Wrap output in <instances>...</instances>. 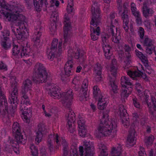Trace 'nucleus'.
Masks as SVG:
<instances>
[{
    "instance_id": "obj_6",
    "label": "nucleus",
    "mask_w": 156,
    "mask_h": 156,
    "mask_svg": "<svg viewBox=\"0 0 156 156\" xmlns=\"http://www.w3.org/2000/svg\"><path fill=\"white\" fill-rule=\"evenodd\" d=\"M10 80L12 91L9 99L12 109H14L17 107L18 101L17 98L18 91L17 88L18 80L14 76H12L10 78Z\"/></svg>"
},
{
    "instance_id": "obj_56",
    "label": "nucleus",
    "mask_w": 156,
    "mask_h": 156,
    "mask_svg": "<svg viewBox=\"0 0 156 156\" xmlns=\"http://www.w3.org/2000/svg\"><path fill=\"white\" fill-rule=\"evenodd\" d=\"M155 47H154V45H153V47H147V48L146 49V52L147 53H148L149 54H152L153 49H154V48Z\"/></svg>"
},
{
    "instance_id": "obj_12",
    "label": "nucleus",
    "mask_w": 156,
    "mask_h": 156,
    "mask_svg": "<svg viewBox=\"0 0 156 156\" xmlns=\"http://www.w3.org/2000/svg\"><path fill=\"white\" fill-rule=\"evenodd\" d=\"M141 69H143L142 65L139 64L138 67L137 68V71H134L133 70H129L127 72V74L133 79H136L137 77L141 76L146 81H147L149 80L148 78L145 73H143L140 72Z\"/></svg>"
},
{
    "instance_id": "obj_57",
    "label": "nucleus",
    "mask_w": 156,
    "mask_h": 156,
    "mask_svg": "<svg viewBox=\"0 0 156 156\" xmlns=\"http://www.w3.org/2000/svg\"><path fill=\"white\" fill-rule=\"evenodd\" d=\"M136 18V22L138 24H140L142 23L140 13L137 16H134Z\"/></svg>"
},
{
    "instance_id": "obj_33",
    "label": "nucleus",
    "mask_w": 156,
    "mask_h": 156,
    "mask_svg": "<svg viewBox=\"0 0 156 156\" xmlns=\"http://www.w3.org/2000/svg\"><path fill=\"white\" fill-rule=\"evenodd\" d=\"M132 90V87H129L127 88L126 87H122V91L121 93V96L123 98H126L130 94Z\"/></svg>"
},
{
    "instance_id": "obj_37",
    "label": "nucleus",
    "mask_w": 156,
    "mask_h": 156,
    "mask_svg": "<svg viewBox=\"0 0 156 156\" xmlns=\"http://www.w3.org/2000/svg\"><path fill=\"white\" fill-rule=\"evenodd\" d=\"M118 25V22L116 20H111L110 25V26L108 25V31H111L112 29H113L114 30H117V27Z\"/></svg>"
},
{
    "instance_id": "obj_64",
    "label": "nucleus",
    "mask_w": 156,
    "mask_h": 156,
    "mask_svg": "<svg viewBox=\"0 0 156 156\" xmlns=\"http://www.w3.org/2000/svg\"><path fill=\"white\" fill-rule=\"evenodd\" d=\"M25 1L26 5L28 7H30L31 5L30 0H25Z\"/></svg>"
},
{
    "instance_id": "obj_51",
    "label": "nucleus",
    "mask_w": 156,
    "mask_h": 156,
    "mask_svg": "<svg viewBox=\"0 0 156 156\" xmlns=\"http://www.w3.org/2000/svg\"><path fill=\"white\" fill-rule=\"evenodd\" d=\"M55 111L54 108H48L47 111H44V114L46 117H50L55 112Z\"/></svg>"
},
{
    "instance_id": "obj_38",
    "label": "nucleus",
    "mask_w": 156,
    "mask_h": 156,
    "mask_svg": "<svg viewBox=\"0 0 156 156\" xmlns=\"http://www.w3.org/2000/svg\"><path fill=\"white\" fill-rule=\"evenodd\" d=\"M77 149V144L76 143H73L71 147L70 156H78Z\"/></svg>"
},
{
    "instance_id": "obj_36",
    "label": "nucleus",
    "mask_w": 156,
    "mask_h": 156,
    "mask_svg": "<svg viewBox=\"0 0 156 156\" xmlns=\"http://www.w3.org/2000/svg\"><path fill=\"white\" fill-rule=\"evenodd\" d=\"M41 35V32L40 31V29H37L36 31L35 32L32 38L33 41L36 43V44L40 42V38Z\"/></svg>"
},
{
    "instance_id": "obj_52",
    "label": "nucleus",
    "mask_w": 156,
    "mask_h": 156,
    "mask_svg": "<svg viewBox=\"0 0 156 156\" xmlns=\"http://www.w3.org/2000/svg\"><path fill=\"white\" fill-rule=\"evenodd\" d=\"M32 153V156H38L37 149L34 144H31L30 147Z\"/></svg>"
},
{
    "instance_id": "obj_39",
    "label": "nucleus",
    "mask_w": 156,
    "mask_h": 156,
    "mask_svg": "<svg viewBox=\"0 0 156 156\" xmlns=\"http://www.w3.org/2000/svg\"><path fill=\"white\" fill-rule=\"evenodd\" d=\"M15 135L16 140L17 143L18 144H25L26 142V139L23 137V136L21 135L20 132L15 134Z\"/></svg>"
},
{
    "instance_id": "obj_27",
    "label": "nucleus",
    "mask_w": 156,
    "mask_h": 156,
    "mask_svg": "<svg viewBox=\"0 0 156 156\" xmlns=\"http://www.w3.org/2000/svg\"><path fill=\"white\" fill-rule=\"evenodd\" d=\"M102 48L105 53V55L108 59H109L112 55L110 52L111 47L108 43L103 44H102Z\"/></svg>"
},
{
    "instance_id": "obj_20",
    "label": "nucleus",
    "mask_w": 156,
    "mask_h": 156,
    "mask_svg": "<svg viewBox=\"0 0 156 156\" xmlns=\"http://www.w3.org/2000/svg\"><path fill=\"white\" fill-rule=\"evenodd\" d=\"M74 65V63L72 59L68 60L66 63L64 67V71L65 74L67 76H69L72 74Z\"/></svg>"
},
{
    "instance_id": "obj_2",
    "label": "nucleus",
    "mask_w": 156,
    "mask_h": 156,
    "mask_svg": "<svg viewBox=\"0 0 156 156\" xmlns=\"http://www.w3.org/2000/svg\"><path fill=\"white\" fill-rule=\"evenodd\" d=\"M71 29V23L69 19V17L65 16L64 27V44H62V40H60L58 43L57 39L55 38L53 39L51 47L47 51L48 58L50 61L53 60L55 55H59L64 50L66 46L65 43L68 41V37L70 35Z\"/></svg>"
},
{
    "instance_id": "obj_5",
    "label": "nucleus",
    "mask_w": 156,
    "mask_h": 156,
    "mask_svg": "<svg viewBox=\"0 0 156 156\" xmlns=\"http://www.w3.org/2000/svg\"><path fill=\"white\" fill-rule=\"evenodd\" d=\"M99 7V5L97 3H94L91 7L92 17L90 22V30L91 38L93 41L98 39L100 33V29L99 26L101 23V15Z\"/></svg>"
},
{
    "instance_id": "obj_63",
    "label": "nucleus",
    "mask_w": 156,
    "mask_h": 156,
    "mask_svg": "<svg viewBox=\"0 0 156 156\" xmlns=\"http://www.w3.org/2000/svg\"><path fill=\"white\" fill-rule=\"evenodd\" d=\"M4 33L5 34L3 35L4 36V37L5 38L6 37H7V36H9V31H5Z\"/></svg>"
},
{
    "instance_id": "obj_26",
    "label": "nucleus",
    "mask_w": 156,
    "mask_h": 156,
    "mask_svg": "<svg viewBox=\"0 0 156 156\" xmlns=\"http://www.w3.org/2000/svg\"><path fill=\"white\" fill-rule=\"evenodd\" d=\"M110 31L112 35V41L115 43H119L121 39L119 32L117 30L113 31V29H111V31Z\"/></svg>"
},
{
    "instance_id": "obj_10",
    "label": "nucleus",
    "mask_w": 156,
    "mask_h": 156,
    "mask_svg": "<svg viewBox=\"0 0 156 156\" xmlns=\"http://www.w3.org/2000/svg\"><path fill=\"white\" fill-rule=\"evenodd\" d=\"M62 103L64 105L69 107L72 104L73 94L71 89H69L66 92H62Z\"/></svg>"
},
{
    "instance_id": "obj_17",
    "label": "nucleus",
    "mask_w": 156,
    "mask_h": 156,
    "mask_svg": "<svg viewBox=\"0 0 156 156\" xmlns=\"http://www.w3.org/2000/svg\"><path fill=\"white\" fill-rule=\"evenodd\" d=\"M58 19V16L57 12H53L51 16L50 20L51 21L53 22V23H52L50 24L49 27L50 31L52 34H53L56 31V22Z\"/></svg>"
},
{
    "instance_id": "obj_15",
    "label": "nucleus",
    "mask_w": 156,
    "mask_h": 156,
    "mask_svg": "<svg viewBox=\"0 0 156 156\" xmlns=\"http://www.w3.org/2000/svg\"><path fill=\"white\" fill-rule=\"evenodd\" d=\"M84 118L79 115L78 121V124L79 128V135L82 137H85L86 135L87 131L85 124Z\"/></svg>"
},
{
    "instance_id": "obj_22",
    "label": "nucleus",
    "mask_w": 156,
    "mask_h": 156,
    "mask_svg": "<svg viewBox=\"0 0 156 156\" xmlns=\"http://www.w3.org/2000/svg\"><path fill=\"white\" fill-rule=\"evenodd\" d=\"M122 148L120 144H117L111 148L110 156H121Z\"/></svg>"
},
{
    "instance_id": "obj_61",
    "label": "nucleus",
    "mask_w": 156,
    "mask_h": 156,
    "mask_svg": "<svg viewBox=\"0 0 156 156\" xmlns=\"http://www.w3.org/2000/svg\"><path fill=\"white\" fill-rule=\"evenodd\" d=\"M145 26L148 29H150L151 27V24L149 21H145L144 22Z\"/></svg>"
},
{
    "instance_id": "obj_8",
    "label": "nucleus",
    "mask_w": 156,
    "mask_h": 156,
    "mask_svg": "<svg viewBox=\"0 0 156 156\" xmlns=\"http://www.w3.org/2000/svg\"><path fill=\"white\" fill-rule=\"evenodd\" d=\"M122 0H117L118 8L119 11L122 16L123 20V27L124 29L126 31L129 29V18L127 15V8L125 5H123L122 7Z\"/></svg>"
},
{
    "instance_id": "obj_3",
    "label": "nucleus",
    "mask_w": 156,
    "mask_h": 156,
    "mask_svg": "<svg viewBox=\"0 0 156 156\" xmlns=\"http://www.w3.org/2000/svg\"><path fill=\"white\" fill-rule=\"evenodd\" d=\"M108 114H104L101 119V124L94 132V135L97 137L110 136L114 137L116 133L117 125L114 121L109 120Z\"/></svg>"
},
{
    "instance_id": "obj_50",
    "label": "nucleus",
    "mask_w": 156,
    "mask_h": 156,
    "mask_svg": "<svg viewBox=\"0 0 156 156\" xmlns=\"http://www.w3.org/2000/svg\"><path fill=\"white\" fill-rule=\"evenodd\" d=\"M154 137L152 135L146 137L145 139V142L147 145H151L153 143Z\"/></svg>"
},
{
    "instance_id": "obj_60",
    "label": "nucleus",
    "mask_w": 156,
    "mask_h": 156,
    "mask_svg": "<svg viewBox=\"0 0 156 156\" xmlns=\"http://www.w3.org/2000/svg\"><path fill=\"white\" fill-rule=\"evenodd\" d=\"M135 87L136 89L137 90L138 93H140L141 91L140 89L141 88L140 83H136L135 85Z\"/></svg>"
},
{
    "instance_id": "obj_21",
    "label": "nucleus",
    "mask_w": 156,
    "mask_h": 156,
    "mask_svg": "<svg viewBox=\"0 0 156 156\" xmlns=\"http://www.w3.org/2000/svg\"><path fill=\"white\" fill-rule=\"evenodd\" d=\"M101 65L99 63L96 64L94 67V78L97 81H100L101 79Z\"/></svg>"
},
{
    "instance_id": "obj_30",
    "label": "nucleus",
    "mask_w": 156,
    "mask_h": 156,
    "mask_svg": "<svg viewBox=\"0 0 156 156\" xmlns=\"http://www.w3.org/2000/svg\"><path fill=\"white\" fill-rule=\"evenodd\" d=\"M99 149V156H107L108 153L106 146L102 143L98 145Z\"/></svg>"
},
{
    "instance_id": "obj_1",
    "label": "nucleus",
    "mask_w": 156,
    "mask_h": 156,
    "mask_svg": "<svg viewBox=\"0 0 156 156\" xmlns=\"http://www.w3.org/2000/svg\"><path fill=\"white\" fill-rule=\"evenodd\" d=\"M0 8L2 9L0 11L1 16L6 21L12 22L16 25V27L12 26L11 29L17 39L23 40L27 38L29 36L28 29L24 24L25 17L19 13L22 9L9 5L5 0H0Z\"/></svg>"
},
{
    "instance_id": "obj_9",
    "label": "nucleus",
    "mask_w": 156,
    "mask_h": 156,
    "mask_svg": "<svg viewBox=\"0 0 156 156\" xmlns=\"http://www.w3.org/2000/svg\"><path fill=\"white\" fill-rule=\"evenodd\" d=\"M117 113L120 115L123 126L126 128L128 127L129 125V118L123 105L119 106Z\"/></svg>"
},
{
    "instance_id": "obj_45",
    "label": "nucleus",
    "mask_w": 156,
    "mask_h": 156,
    "mask_svg": "<svg viewBox=\"0 0 156 156\" xmlns=\"http://www.w3.org/2000/svg\"><path fill=\"white\" fill-rule=\"evenodd\" d=\"M135 52L136 55L141 60L143 63L147 62L148 60L147 57L144 56L141 52L137 50H135Z\"/></svg>"
},
{
    "instance_id": "obj_48",
    "label": "nucleus",
    "mask_w": 156,
    "mask_h": 156,
    "mask_svg": "<svg viewBox=\"0 0 156 156\" xmlns=\"http://www.w3.org/2000/svg\"><path fill=\"white\" fill-rule=\"evenodd\" d=\"M110 36L105 33H102L101 35L102 44H103L108 43V39Z\"/></svg>"
},
{
    "instance_id": "obj_29",
    "label": "nucleus",
    "mask_w": 156,
    "mask_h": 156,
    "mask_svg": "<svg viewBox=\"0 0 156 156\" xmlns=\"http://www.w3.org/2000/svg\"><path fill=\"white\" fill-rule=\"evenodd\" d=\"M140 41L144 46L147 47H153L154 43L153 40L147 37H145L143 39H140Z\"/></svg>"
},
{
    "instance_id": "obj_34",
    "label": "nucleus",
    "mask_w": 156,
    "mask_h": 156,
    "mask_svg": "<svg viewBox=\"0 0 156 156\" xmlns=\"http://www.w3.org/2000/svg\"><path fill=\"white\" fill-rule=\"evenodd\" d=\"M21 53L20 56L23 57H28L30 55V51L29 47L27 46L22 47V49L21 50Z\"/></svg>"
},
{
    "instance_id": "obj_49",
    "label": "nucleus",
    "mask_w": 156,
    "mask_h": 156,
    "mask_svg": "<svg viewBox=\"0 0 156 156\" xmlns=\"http://www.w3.org/2000/svg\"><path fill=\"white\" fill-rule=\"evenodd\" d=\"M131 9L132 13L134 16H137L139 12L137 10L135 4L133 2L131 4Z\"/></svg>"
},
{
    "instance_id": "obj_42",
    "label": "nucleus",
    "mask_w": 156,
    "mask_h": 156,
    "mask_svg": "<svg viewBox=\"0 0 156 156\" xmlns=\"http://www.w3.org/2000/svg\"><path fill=\"white\" fill-rule=\"evenodd\" d=\"M130 48L128 45L124 44H119V49L118 50L119 51V54L120 55L121 54V51L123 52L124 51H127Z\"/></svg>"
},
{
    "instance_id": "obj_43",
    "label": "nucleus",
    "mask_w": 156,
    "mask_h": 156,
    "mask_svg": "<svg viewBox=\"0 0 156 156\" xmlns=\"http://www.w3.org/2000/svg\"><path fill=\"white\" fill-rule=\"evenodd\" d=\"M68 5L67 7V12L70 14H73L74 13V10L73 8V2L72 0L70 2L69 0L68 1Z\"/></svg>"
},
{
    "instance_id": "obj_44",
    "label": "nucleus",
    "mask_w": 156,
    "mask_h": 156,
    "mask_svg": "<svg viewBox=\"0 0 156 156\" xmlns=\"http://www.w3.org/2000/svg\"><path fill=\"white\" fill-rule=\"evenodd\" d=\"M146 67V71L149 74H154V70L151 68V66L149 65L148 60L147 62L143 63Z\"/></svg>"
},
{
    "instance_id": "obj_62",
    "label": "nucleus",
    "mask_w": 156,
    "mask_h": 156,
    "mask_svg": "<svg viewBox=\"0 0 156 156\" xmlns=\"http://www.w3.org/2000/svg\"><path fill=\"white\" fill-rule=\"evenodd\" d=\"M115 14L114 13H112L108 17V19L110 20H112L113 19L115 18Z\"/></svg>"
},
{
    "instance_id": "obj_53",
    "label": "nucleus",
    "mask_w": 156,
    "mask_h": 156,
    "mask_svg": "<svg viewBox=\"0 0 156 156\" xmlns=\"http://www.w3.org/2000/svg\"><path fill=\"white\" fill-rule=\"evenodd\" d=\"M138 153L139 156H146L144 148L141 146L140 147Z\"/></svg>"
},
{
    "instance_id": "obj_40",
    "label": "nucleus",
    "mask_w": 156,
    "mask_h": 156,
    "mask_svg": "<svg viewBox=\"0 0 156 156\" xmlns=\"http://www.w3.org/2000/svg\"><path fill=\"white\" fill-rule=\"evenodd\" d=\"M22 49V47L16 45H13L12 48V54L14 55H19L20 56L21 53V50Z\"/></svg>"
},
{
    "instance_id": "obj_16",
    "label": "nucleus",
    "mask_w": 156,
    "mask_h": 156,
    "mask_svg": "<svg viewBox=\"0 0 156 156\" xmlns=\"http://www.w3.org/2000/svg\"><path fill=\"white\" fill-rule=\"evenodd\" d=\"M88 85V80L87 79H85L83 81L79 94V99L81 101H86L88 97L87 92Z\"/></svg>"
},
{
    "instance_id": "obj_4",
    "label": "nucleus",
    "mask_w": 156,
    "mask_h": 156,
    "mask_svg": "<svg viewBox=\"0 0 156 156\" xmlns=\"http://www.w3.org/2000/svg\"><path fill=\"white\" fill-rule=\"evenodd\" d=\"M31 82L29 80H27L23 83L22 88V97L20 105V109L22 113V117L23 121L26 122L30 121V114H31V109H29L26 107V105H30V103L27 95L31 90Z\"/></svg>"
},
{
    "instance_id": "obj_47",
    "label": "nucleus",
    "mask_w": 156,
    "mask_h": 156,
    "mask_svg": "<svg viewBox=\"0 0 156 156\" xmlns=\"http://www.w3.org/2000/svg\"><path fill=\"white\" fill-rule=\"evenodd\" d=\"M12 131L14 134L20 132V128L19 124L17 122H15L12 126Z\"/></svg>"
},
{
    "instance_id": "obj_19",
    "label": "nucleus",
    "mask_w": 156,
    "mask_h": 156,
    "mask_svg": "<svg viewBox=\"0 0 156 156\" xmlns=\"http://www.w3.org/2000/svg\"><path fill=\"white\" fill-rule=\"evenodd\" d=\"M136 132L135 130L133 129L129 131L126 145L127 147H129L133 146L136 143V140L135 139Z\"/></svg>"
},
{
    "instance_id": "obj_24",
    "label": "nucleus",
    "mask_w": 156,
    "mask_h": 156,
    "mask_svg": "<svg viewBox=\"0 0 156 156\" xmlns=\"http://www.w3.org/2000/svg\"><path fill=\"white\" fill-rule=\"evenodd\" d=\"M55 140V142L57 144H58L59 141H60L61 140L58 137L57 134L55 135H51L49 136L48 140V147L50 148L52 147L54 140Z\"/></svg>"
},
{
    "instance_id": "obj_59",
    "label": "nucleus",
    "mask_w": 156,
    "mask_h": 156,
    "mask_svg": "<svg viewBox=\"0 0 156 156\" xmlns=\"http://www.w3.org/2000/svg\"><path fill=\"white\" fill-rule=\"evenodd\" d=\"M0 69L4 71L7 70V68L6 65L2 62L0 63Z\"/></svg>"
},
{
    "instance_id": "obj_54",
    "label": "nucleus",
    "mask_w": 156,
    "mask_h": 156,
    "mask_svg": "<svg viewBox=\"0 0 156 156\" xmlns=\"http://www.w3.org/2000/svg\"><path fill=\"white\" fill-rule=\"evenodd\" d=\"M99 89L97 86H95L93 88V94L94 97L96 96L99 94Z\"/></svg>"
},
{
    "instance_id": "obj_23",
    "label": "nucleus",
    "mask_w": 156,
    "mask_h": 156,
    "mask_svg": "<svg viewBox=\"0 0 156 156\" xmlns=\"http://www.w3.org/2000/svg\"><path fill=\"white\" fill-rule=\"evenodd\" d=\"M48 93L54 99H59L62 97V92L56 87L50 89Z\"/></svg>"
},
{
    "instance_id": "obj_18",
    "label": "nucleus",
    "mask_w": 156,
    "mask_h": 156,
    "mask_svg": "<svg viewBox=\"0 0 156 156\" xmlns=\"http://www.w3.org/2000/svg\"><path fill=\"white\" fill-rule=\"evenodd\" d=\"M151 3V2L149 0H146L144 3L142 11L143 16L147 18L149 16H151L154 13L153 9L152 8H149L147 5Z\"/></svg>"
},
{
    "instance_id": "obj_55",
    "label": "nucleus",
    "mask_w": 156,
    "mask_h": 156,
    "mask_svg": "<svg viewBox=\"0 0 156 156\" xmlns=\"http://www.w3.org/2000/svg\"><path fill=\"white\" fill-rule=\"evenodd\" d=\"M139 34L140 37V39H143L144 35V29L142 27H140L139 29Z\"/></svg>"
},
{
    "instance_id": "obj_35",
    "label": "nucleus",
    "mask_w": 156,
    "mask_h": 156,
    "mask_svg": "<svg viewBox=\"0 0 156 156\" xmlns=\"http://www.w3.org/2000/svg\"><path fill=\"white\" fill-rule=\"evenodd\" d=\"M11 42L10 41L9 38L8 37H4L1 42L2 46L5 49L10 48L11 46Z\"/></svg>"
},
{
    "instance_id": "obj_58",
    "label": "nucleus",
    "mask_w": 156,
    "mask_h": 156,
    "mask_svg": "<svg viewBox=\"0 0 156 156\" xmlns=\"http://www.w3.org/2000/svg\"><path fill=\"white\" fill-rule=\"evenodd\" d=\"M133 103L134 106L137 108H140V105L137 101V100L136 98H134L133 99Z\"/></svg>"
},
{
    "instance_id": "obj_28",
    "label": "nucleus",
    "mask_w": 156,
    "mask_h": 156,
    "mask_svg": "<svg viewBox=\"0 0 156 156\" xmlns=\"http://www.w3.org/2000/svg\"><path fill=\"white\" fill-rule=\"evenodd\" d=\"M117 62L115 59H112L111 64L109 71L111 73L115 76L117 73Z\"/></svg>"
},
{
    "instance_id": "obj_13",
    "label": "nucleus",
    "mask_w": 156,
    "mask_h": 156,
    "mask_svg": "<svg viewBox=\"0 0 156 156\" xmlns=\"http://www.w3.org/2000/svg\"><path fill=\"white\" fill-rule=\"evenodd\" d=\"M66 126L69 130L71 133L74 131V122L75 117L74 114L73 112H70L66 115Z\"/></svg>"
},
{
    "instance_id": "obj_7",
    "label": "nucleus",
    "mask_w": 156,
    "mask_h": 156,
    "mask_svg": "<svg viewBox=\"0 0 156 156\" xmlns=\"http://www.w3.org/2000/svg\"><path fill=\"white\" fill-rule=\"evenodd\" d=\"M34 74L37 80L41 83L46 81L48 73L43 65L40 63H37L34 69Z\"/></svg>"
},
{
    "instance_id": "obj_32",
    "label": "nucleus",
    "mask_w": 156,
    "mask_h": 156,
    "mask_svg": "<svg viewBox=\"0 0 156 156\" xmlns=\"http://www.w3.org/2000/svg\"><path fill=\"white\" fill-rule=\"evenodd\" d=\"M121 83L122 87H126L127 86L129 85L132 87V83L128 78L125 76H122L121 77Z\"/></svg>"
},
{
    "instance_id": "obj_41",
    "label": "nucleus",
    "mask_w": 156,
    "mask_h": 156,
    "mask_svg": "<svg viewBox=\"0 0 156 156\" xmlns=\"http://www.w3.org/2000/svg\"><path fill=\"white\" fill-rule=\"evenodd\" d=\"M46 132V129L45 125L43 123L39 124L36 129V132L42 133L44 134Z\"/></svg>"
},
{
    "instance_id": "obj_25",
    "label": "nucleus",
    "mask_w": 156,
    "mask_h": 156,
    "mask_svg": "<svg viewBox=\"0 0 156 156\" xmlns=\"http://www.w3.org/2000/svg\"><path fill=\"white\" fill-rule=\"evenodd\" d=\"M108 104L107 99L106 98L101 96L99 97L98 104V107L100 110L104 109L106 106Z\"/></svg>"
},
{
    "instance_id": "obj_31",
    "label": "nucleus",
    "mask_w": 156,
    "mask_h": 156,
    "mask_svg": "<svg viewBox=\"0 0 156 156\" xmlns=\"http://www.w3.org/2000/svg\"><path fill=\"white\" fill-rule=\"evenodd\" d=\"M115 76L109 79V87L111 90L114 93H116L117 91V86L115 83Z\"/></svg>"
},
{
    "instance_id": "obj_11",
    "label": "nucleus",
    "mask_w": 156,
    "mask_h": 156,
    "mask_svg": "<svg viewBox=\"0 0 156 156\" xmlns=\"http://www.w3.org/2000/svg\"><path fill=\"white\" fill-rule=\"evenodd\" d=\"M85 149L82 146L79 147V151L80 156H93V151L94 147L93 144L90 145L89 142H84Z\"/></svg>"
},
{
    "instance_id": "obj_14",
    "label": "nucleus",
    "mask_w": 156,
    "mask_h": 156,
    "mask_svg": "<svg viewBox=\"0 0 156 156\" xmlns=\"http://www.w3.org/2000/svg\"><path fill=\"white\" fill-rule=\"evenodd\" d=\"M34 5L36 8V9L37 11L41 10V7L43 3L47 4V2L46 0H33ZM51 6H58L59 5V2L57 0H51Z\"/></svg>"
},
{
    "instance_id": "obj_46",
    "label": "nucleus",
    "mask_w": 156,
    "mask_h": 156,
    "mask_svg": "<svg viewBox=\"0 0 156 156\" xmlns=\"http://www.w3.org/2000/svg\"><path fill=\"white\" fill-rule=\"evenodd\" d=\"M36 132V137L35 142L36 144H38L42 140L44 134L42 133Z\"/></svg>"
}]
</instances>
